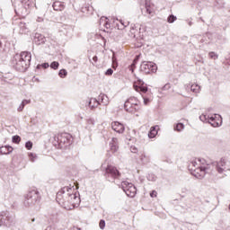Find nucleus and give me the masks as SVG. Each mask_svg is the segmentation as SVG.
<instances>
[{
	"label": "nucleus",
	"instance_id": "23",
	"mask_svg": "<svg viewBox=\"0 0 230 230\" xmlns=\"http://www.w3.org/2000/svg\"><path fill=\"white\" fill-rule=\"evenodd\" d=\"M110 148H111L112 154H116V152H118V148H119L118 138L113 137L111 139V141L110 142Z\"/></svg>",
	"mask_w": 230,
	"mask_h": 230
},
{
	"label": "nucleus",
	"instance_id": "56",
	"mask_svg": "<svg viewBox=\"0 0 230 230\" xmlns=\"http://www.w3.org/2000/svg\"><path fill=\"white\" fill-rule=\"evenodd\" d=\"M7 220H10V217H7Z\"/></svg>",
	"mask_w": 230,
	"mask_h": 230
},
{
	"label": "nucleus",
	"instance_id": "32",
	"mask_svg": "<svg viewBox=\"0 0 230 230\" xmlns=\"http://www.w3.org/2000/svg\"><path fill=\"white\" fill-rule=\"evenodd\" d=\"M91 10H93V7L92 6H89V5H84L81 8V12L83 13H89V12H91Z\"/></svg>",
	"mask_w": 230,
	"mask_h": 230
},
{
	"label": "nucleus",
	"instance_id": "46",
	"mask_svg": "<svg viewBox=\"0 0 230 230\" xmlns=\"http://www.w3.org/2000/svg\"><path fill=\"white\" fill-rule=\"evenodd\" d=\"M100 229H105V220L102 219L99 223Z\"/></svg>",
	"mask_w": 230,
	"mask_h": 230
},
{
	"label": "nucleus",
	"instance_id": "58",
	"mask_svg": "<svg viewBox=\"0 0 230 230\" xmlns=\"http://www.w3.org/2000/svg\"><path fill=\"white\" fill-rule=\"evenodd\" d=\"M229 209H230V205H229Z\"/></svg>",
	"mask_w": 230,
	"mask_h": 230
},
{
	"label": "nucleus",
	"instance_id": "13",
	"mask_svg": "<svg viewBox=\"0 0 230 230\" xmlns=\"http://www.w3.org/2000/svg\"><path fill=\"white\" fill-rule=\"evenodd\" d=\"M137 84L134 85L135 91H137V93H141V94H145L148 93V86L145 84V82H143V80L137 79Z\"/></svg>",
	"mask_w": 230,
	"mask_h": 230
},
{
	"label": "nucleus",
	"instance_id": "43",
	"mask_svg": "<svg viewBox=\"0 0 230 230\" xmlns=\"http://www.w3.org/2000/svg\"><path fill=\"white\" fill-rule=\"evenodd\" d=\"M169 89H172V84L167 83L164 86L162 87L161 91H169Z\"/></svg>",
	"mask_w": 230,
	"mask_h": 230
},
{
	"label": "nucleus",
	"instance_id": "31",
	"mask_svg": "<svg viewBox=\"0 0 230 230\" xmlns=\"http://www.w3.org/2000/svg\"><path fill=\"white\" fill-rule=\"evenodd\" d=\"M210 118L211 117L209 115H208V114H202V115L199 116V119L203 123H209Z\"/></svg>",
	"mask_w": 230,
	"mask_h": 230
},
{
	"label": "nucleus",
	"instance_id": "54",
	"mask_svg": "<svg viewBox=\"0 0 230 230\" xmlns=\"http://www.w3.org/2000/svg\"><path fill=\"white\" fill-rule=\"evenodd\" d=\"M31 222H35V218H32V219H31Z\"/></svg>",
	"mask_w": 230,
	"mask_h": 230
},
{
	"label": "nucleus",
	"instance_id": "33",
	"mask_svg": "<svg viewBox=\"0 0 230 230\" xmlns=\"http://www.w3.org/2000/svg\"><path fill=\"white\" fill-rule=\"evenodd\" d=\"M177 21V16L171 14L168 16L167 18V22H169V24H172L173 22H175Z\"/></svg>",
	"mask_w": 230,
	"mask_h": 230
},
{
	"label": "nucleus",
	"instance_id": "11",
	"mask_svg": "<svg viewBox=\"0 0 230 230\" xmlns=\"http://www.w3.org/2000/svg\"><path fill=\"white\" fill-rule=\"evenodd\" d=\"M142 13L144 15H150L151 17L154 16V4L150 0H146L145 7L142 8Z\"/></svg>",
	"mask_w": 230,
	"mask_h": 230
},
{
	"label": "nucleus",
	"instance_id": "3",
	"mask_svg": "<svg viewBox=\"0 0 230 230\" xmlns=\"http://www.w3.org/2000/svg\"><path fill=\"white\" fill-rule=\"evenodd\" d=\"M71 191H73V188L63 187L57 193L56 200L58 204L62 205L65 209H71V207H69L73 202V193H71Z\"/></svg>",
	"mask_w": 230,
	"mask_h": 230
},
{
	"label": "nucleus",
	"instance_id": "5",
	"mask_svg": "<svg viewBox=\"0 0 230 230\" xmlns=\"http://www.w3.org/2000/svg\"><path fill=\"white\" fill-rule=\"evenodd\" d=\"M100 24L105 26L107 30L111 28H115V30H125V28H127V26H128L129 23L128 22L118 20L117 18H111V22H109L107 17L102 16L100 19Z\"/></svg>",
	"mask_w": 230,
	"mask_h": 230
},
{
	"label": "nucleus",
	"instance_id": "10",
	"mask_svg": "<svg viewBox=\"0 0 230 230\" xmlns=\"http://www.w3.org/2000/svg\"><path fill=\"white\" fill-rule=\"evenodd\" d=\"M140 71L142 73H145V75H150V73H156L157 65H155L154 62L144 61L140 65Z\"/></svg>",
	"mask_w": 230,
	"mask_h": 230
},
{
	"label": "nucleus",
	"instance_id": "29",
	"mask_svg": "<svg viewBox=\"0 0 230 230\" xmlns=\"http://www.w3.org/2000/svg\"><path fill=\"white\" fill-rule=\"evenodd\" d=\"M190 89L195 94H199V93H200V85H199L198 84H190Z\"/></svg>",
	"mask_w": 230,
	"mask_h": 230
},
{
	"label": "nucleus",
	"instance_id": "12",
	"mask_svg": "<svg viewBox=\"0 0 230 230\" xmlns=\"http://www.w3.org/2000/svg\"><path fill=\"white\" fill-rule=\"evenodd\" d=\"M59 33L61 37H66L67 39H71L73 37V27L69 25H63L59 29Z\"/></svg>",
	"mask_w": 230,
	"mask_h": 230
},
{
	"label": "nucleus",
	"instance_id": "47",
	"mask_svg": "<svg viewBox=\"0 0 230 230\" xmlns=\"http://www.w3.org/2000/svg\"><path fill=\"white\" fill-rule=\"evenodd\" d=\"M150 197H152V198L157 197V191L153 190V191L150 193Z\"/></svg>",
	"mask_w": 230,
	"mask_h": 230
},
{
	"label": "nucleus",
	"instance_id": "49",
	"mask_svg": "<svg viewBox=\"0 0 230 230\" xmlns=\"http://www.w3.org/2000/svg\"><path fill=\"white\" fill-rule=\"evenodd\" d=\"M88 125H94V119H90L87 120Z\"/></svg>",
	"mask_w": 230,
	"mask_h": 230
},
{
	"label": "nucleus",
	"instance_id": "27",
	"mask_svg": "<svg viewBox=\"0 0 230 230\" xmlns=\"http://www.w3.org/2000/svg\"><path fill=\"white\" fill-rule=\"evenodd\" d=\"M129 105H135V106H140V102L139 100H137V98L136 97H129L126 102L125 104H128Z\"/></svg>",
	"mask_w": 230,
	"mask_h": 230
},
{
	"label": "nucleus",
	"instance_id": "20",
	"mask_svg": "<svg viewBox=\"0 0 230 230\" xmlns=\"http://www.w3.org/2000/svg\"><path fill=\"white\" fill-rule=\"evenodd\" d=\"M100 105V101L96 98H91L88 102V107L91 111H94Z\"/></svg>",
	"mask_w": 230,
	"mask_h": 230
},
{
	"label": "nucleus",
	"instance_id": "42",
	"mask_svg": "<svg viewBox=\"0 0 230 230\" xmlns=\"http://www.w3.org/2000/svg\"><path fill=\"white\" fill-rule=\"evenodd\" d=\"M116 67H118V60L116 59V58L113 56L112 57V68L116 69Z\"/></svg>",
	"mask_w": 230,
	"mask_h": 230
},
{
	"label": "nucleus",
	"instance_id": "53",
	"mask_svg": "<svg viewBox=\"0 0 230 230\" xmlns=\"http://www.w3.org/2000/svg\"><path fill=\"white\" fill-rule=\"evenodd\" d=\"M37 21H38V22H42V21H44V19L39 17V18L37 19Z\"/></svg>",
	"mask_w": 230,
	"mask_h": 230
},
{
	"label": "nucleus",
	"instance_id": "18",
	"mask_svg": "<svg viewBox=\"0 0 230 230\" xmlns=\"http://www.w3.org/2000/svg\"><path fill=\"white\" fill-rule=\"evenodd\" d=\"M52 8L55 12H62L66 8V4L63 2L56 1L53 3Z\"/></svg>",
	"mask_w": 230,
	"mask_h": 230
},
{
	"label": "nucleus",
	"instance_id": "4",
	"mask_svg": "<svg viewBox=\"0 0 230 230\" xmlns=\"http://www.w3.org/2000/svg\"><path fill=\"white\" fill-rule=\"evenodd\" d=\"M73 144V136L69 133H61L54 137L53 145L57 148L66 149Z\"/></svg>",
	"mask_w": 230,
	"mask_h": 230
},
{
	"label": "nucleus",
	"instance_id": "6",
	"mask_svg": "<svg viewBox=\"0 0 230 230\" xmlns=\"http://www.w3.org/2000/svg\"><path fill=\"white\" fill-rule=\"evenodd\" d=\"M40 199L41 197L39 190L32 189L26 194L23 204L25 208H33V206H37V204L40 202Z\"/></svg>",
	"mask_w": 230,
	"mask_h": 230
},
{
	"label": "nucleus",
	"instance_id": "28",
	"mask_svg": "<svg viewBox=\"0 0 230 230\" xmlns=\"http://www.w3.org/2000/svg\"><path fill=\"white\" fill-rule=\"evenodd\" d=\"M18 26L20 28V33H22V35L24 33H28L29 29H28V26L26 25V22H20Z\"/></svg>",
	"mask_w": 230,
	"mask_h": 230
},
{
	"label": "nucleus",
	"instance_id": "50",
	"mask_svg": "<svg viewBox=\"0 0 230 230\" xmlns=\"http://www.w3.org/2000/svg\"><path fill=\"white\" fill-rule=\"evenodd\" d=\"M148 102H150V99H147V98L144 97V104L148 105Z\"/></svg>",
	"mask_w": 230,
	"mask_h": 230
},
{
	"label": "nucleus",
	"instance_id": "16",
	"mask_svg": "<svg viewBox=\"0 0 230 230\" xmlns=\"http://www.w3.org/2000/svg\"><path fill=\"white\" fill-rule=\"evenodd\" d=\"M124 109L126 112H130L131 114H135V112H139L141 111V106H136L134 104H125L124 103Z\"/></svg>",
	"mask_w": 230,
	"mask_h": 230
},
{
	"label": "nucleus",
	"instance_id": "55",
	"mask_svg": "<svg viewBox=\"0 0 230 230\" xmlns=\"http://www.w3.org/2000/svg\"><path fill=\"white\" fill-rule=\"evenodd\" d=\"M189 25L191 26V22H189Z\"/></svg>",
	"mask_w": 230,
	"mask_h": 230
},
{
	"label": "nucleus",
	"instance_id": "48",
	"mask_svg": "<svg viewBox=\"0 0 230 230\" xmlns=\"http://www.w3.org/2000/svg\"><path fill=\"white\" fill-rule=\"evenodd\" d=\"M131 152H132V154H137V147H136V146L131 147Z\"/></svg>",
	"mask_w": 230,
	"mask_h": 230
},
{
	"label": "nucleus",
	"instance_id": "35",
	"mask_svg": "<svg viewBox=\"0 0 230 230\" xmlns=\"http://www.w3.org/2000/svg\"><path fill=\"white\" fill-rule=\"evenodd\" d=\"M58 76L60 78H66L67 76V70H66V69L59 70Z\"/></svg>",
	"mask_w": 230,
	"mask_h": 230
},
{
	"label": "nucleus",
	"instance_id": "7",
	"mask_svg": "<svg viewBox=\"0 0 230 230\" xmlns=\"http://www.w3.org/2000/svg\"><path fill=\"white\" fill-rule=\"evenodd\" d=\"M104 177L109 181V182H114L115 179H119V177H121V172H119L116 167L107 165L105 168Z\"/></svg>",
	"mask_w": 230,
	"mask_h": 230
},
{
	"label": "nucleus",
	"instance_id": "15",
	"mask_svg": "<svg viewBox=\"0 0 230 230\" xmlns=\"http://www.w3.org/2000/svg\"><path fill=\"white\" fill-rule=\"evenodd\" d=\"M208 123L211 125V127L217 128L221 127L222 125V116L218 114H214V116H211Z\"/></svg>",
	"mask_w": 230,
	"mask_h": 230
},
{
	"label": "nucleus",
	"instance_id": "17",
	"mask_svg": "<svg viewBox=\"0 0 230 230\" xmlns=\"http://www.w3.org/2000/svg\"><path fill=\"white\" fill-rule=\"evenodd\" d=\"M111 128L118 134H123V132H125V126L118 121H114L111 123Z\"/></svg>",
	"mask_w": 230,
	"mask_h": 230
},
{
	"label": "nucleus",
	"instance_id": "39",
	"mask_svg": "<svg viewBox=\"0 0 230 230\" xmlns=\"http://www.w3.org/2000/svg\"><path fill=\"white\" fill-rule=\"evenodd\" d=\"M60 66V64L58 61H54L50 64V67L51 69H58V66Z\"/></svg>",
	"mask_w": 230,
	"mask_h": 230
},
{
	"label": "nucleus",
	"instance_id": "1",
	"mask_svg": "<svg viewBox=\"0 0 230 230\" xmlns=\"http://www.w3.org/2000/svg\"><path fill=\"white\" fill-rule=\"evenodd\" d=\"M226 158H221L219 162L208 164L204 159L193 160L189 164V171L196 179H204L206 173H211L216 171L217 173L226 172Z\"/></svg>",
	"mask_w": 230,
	"mask_h": 230
},
{
	"label": "nucleus",
	"instance_id": "38",
	"mask_svg": "<svg viewBox=\"0 0 230 230\" xmlns=\"http://www.w3.org/2000/svg\"><path fill=\"white\" fill-rule=\"evenodd\" d=\"M147 181H151L152 182H155V181H157V176H155V174H148L147 175Z\"/></svg>",
	"mask_w": 230,
	"mask_h": 230
},
{
	"label": "nucleus",
	"instance_id": "9",
	"mask_svg": "<svg viewBox=\"0 0 230 230\" xmlns=\"http://www.w3.org/2000/svg\"><path fill=\"white\" fill-rule=\"evenodd\" d=\"M121 189L126 193L128 197H136V193H137V189L132 182H128L127 181H124L121 182Z\"/></svg>",
	"mask_w": 230,
	"mask_h": 230
},
{
	"label": "nucleus",
	"instance_id": "57",
	"mask_svg": "<svg viewBox=\"0 0 230 230\" xmlns=\"http://www.w3.org/2000/svg\"><path fill=\"white\" fill-rule=\"evenodd\" d=\"M77 230H80V228L77 227Z\"/></svg>",
	"mask_w": 230,
	"mask_h": 230
},
{
	"label": "nucleus",
	"instance_id": "26",
	"mask_svg": "<svg viewBox=\"0 0 230 230\" xmlns=\"http://www.w3.org/2000/svg\"><path fill=\"white\" fill-rule=\"evenodd\" d=\"M30 103H31V100H26V99L22 100L21 104L17 108V111L22 112L24 111V108L26 107V105H30Z\"/></svg>",
	"mask_w": 230,
	"mask_h": 230
},
{
	"label": "nucleus",
	"instance_id": "52",
	"mask_svg": "<svg viewBox=\"0 0 230 230\" xmlns=\"http://www.w3.org/2000/svg\"><path fill=\"white\" fill-rule=\"evenodd\" d=\"M66 197H67V192L66 193L65 192V194H63V199H65V200H67L68 198Z\"/></svg>",
	"mask_w": 230,
	"mask_h": 230
},
{
	"label": "nucleus",
	"instance_id": "30",
	"mask_svg": "<svg viewBox=\"0 0 230 230\" xmlns=\"http://www.w3.org/2000/svg\"><path fill=\"white\" fill-rule=\"evenodd\" d=\"M139 60V56H137L136 58L133 60V63L129 66V71L134 73V69H136V64H137Z\"/></svg>",
	"mask_w": 230,
	"mask_h": 230
},
{
	"label": "nucleus",
	"instance_id": "25",
	"mask_svg": "<svg viewBox=\"0 0 230 230\" xmlns=\"http://www.w3.org/2000/svg\"><path fill=\"white\" fill-rule=\"evenodd\" d=\"M73 201H72V208L80 205V193H72Z\"/></svg>",
	"mask_w": 230,
	"mask_h": 230
},
{
	"label": "nucleus",
	"instance_id": "34",
	"mask_svg": "<svg viewBox=\"0 0 230 230\" xmlns=\"http://www.w3.org/2000/svg\"><path fill=\"white\" fill-rule=\"evenodd\" d=\"M174 130L177 132H181V130H184V124L183 123H178L174 126Z\"/></svg>",
	"mask_w": 230,
	"mask_h": 230
},
{
	"label": "nucleus",
	"instance_id": "41",
	"mask_svg": "<svg viewBox=\"0 0 230 230\" xmlns=\"http://www.w3.org/2000/svg\"><path fill=\"white\" fill-rule=\"evenodd\" d=\"M29 158H30V161H31V163H35V161L37 160V155H34L33 153H30Z\"/></svg>",
	"mask_w": 230,
	"mask_h": 230
},
{
	"label": "nucleus",
	"instance_id": "36",
	"mask_svg": "<svg viewBox=\"0 0 230 230\" xmlns=\"http://www.w3.org/2000/svg\"><path fill=\"white\" fill-rule=\"evenodd\" d=\"M12 141L16 145H19V143H21V137H19V135L13 136Z\"/></svg>",
	"mask_w": 230,
	"mask_h": 230
},
{
	"label": "nucleus",
	"instance_id": "45",
	"mask_svg": "<svg viewBox=\"0 0 230 230\" xmlns=\"http://www.w3.org/2000/svg\"><path fill=\"white\" fill-rule=\"evenodd\" d=\"M209 58H213L214 60H217V58H218V55H217V53L215 52H209Z\"/></svg>",
	"mask_w": 230,
	"mask_h": 230
},
{
	"label": "nucleus",
	"instance_id": "8",
	"mask_svg": "<svg viewBox=\"0 0 230 230\" xmlns=\"http://www.w3.org/2000/svg\"><path fill=\"white\" fill-rule=\"evenodd\" d=\"M21 3L23 7L21 9H14L17 15H28V13H30V10L35 6V0H22Z\"/></svg>",
	"mask_w": 230,
	"mask_h": 230
},
{
	"label": "nucleus",
	"instance_id": "51",
	"mask_svg": "<svg viewBox=\"0 0 230 230\" xmlns=\"http://www.w3.org/2000/svg\"><path fill=\"white\" fill-rule=\"evenodd\" d=\"M93 62H98V57H97V56H94V57L93 58Z\"/></svg>",
	"mask_w": 230,
	"mask_h": 230
},
{
	"label": "nucleus",
	"instance_id": "22",
	"mask_svg": "<svg viewBox=\"0 0 230 230\" xmlns=\"http://www.w3.org/2000/svg\"><path fill=\"white\" fill-rule=\"evenodd\" d=\"M34 42L40 46V44H44L46 42V38L42 34L36 33L34 36Z\"/></svg>",
	"mask_w": 230,
	"mask_h": 230
},
{
	"label": "nucleus",
	"instance_id": "2",
	"mask_svg": "<svg viewBox=\"0 0 230 230\" xmlns=\"http://www.w3.org/2000/svg\"><path fill=\"white\" fill-rule=\"evenodd\" d=\"M31 64V53L23 51L21 54H16L13 59V66L16 71H26Z\"/></svg>",
	"mask_w": 230,
	"mask_h": 230
},
{
	"label": "nucleus",
	"instance_id": "19",
	"mask_svg": "<svg viewBox=\"0 0 230 230\" xmlns=\"http://www.w3.org/2000/svg\"><path fill=\"white\" fill-rule=\"evenodd\" d=\"M13 152V147L11 146H4L0 147V155H8Z\"/></svg>",
	"mask_w": 230,
	"mask_h": 230
},
{
	"label": "nucleus",
	"instance_id": "21",
	"mask_svg": "<svg viewBox=\"0 0 230 230\" xmlns=\"http://www.w3.org/2000/svg\"><path fill=\"white\" fill-rule=\"evenodd\" d=\"M99 101V103H102V105H104L105 107H107V105H109V97L107 96V94L105 93H101L99 96H98V99Z\"/></svg>",
	"mask_w": 230,
	"mask_h": 230
},
{
	"label": "nucleus",
	"instance_id": "14",
	"mask_svg": "<svg viewBox=\"0 0 230 230\" xmlns=\"http://www.w3.org/2000/svg\"><path fill=\"white\" fill-rule=\"evenodd\" d=\"M135 159H137V163L140 164H148V163H150V156L146 155L143 151L135 155Z\"/></svg>",
	"mask_w": 230,
	"mask_h": 230
},
{
	"label": "nucleus",
	"instance_id": "24",
	"mask_svg": "<svg viewBox=\"0 0 230 230\" xmlns=\"http://www.w3.org/2000/svg\"><path fill=\"white\" fill-rule=\"evenodd\" d=\"M157 130H159V126H153V127H151V128H150V130L148 132V137L150 139H154V137H155L157 136V133H158Z\"/></svg>",
	"mask_w": 230,
	"mask_h": 230
},
{
	"label": "nucleus",
	"instance_id": "37",
	"mask_svg": "<svg viewBox=\"0 0 230 230\" xmlns=\"http://www.w3.org/2000/svg\"><path fill=\"white\" fill-rule=\"evenodd\" d=\"M41 67H42L43 69H48V67H49V63L39 64V65L36 66V69H40Z\"/></svg>",
	"mask_w": 230,
	"mask_h": 230
},
{
	"label": "nucleus",
	"instance_id": "40",
	"mask_svg": "<svg viewBox=\"0 0 230 230\" xmlns=\"http://www.w3.org/2000/svg\"><path fill=\"white\" fill-rule=\"evenodd\" d=\"M25 148L27 150H31V148H33V142L32 141H27L25 143Z\"/></svg>",
	"mask_w": 230,
	"mask_h": 230
},
{
	"label": "nucleus",
	"instance_id": "44",
	"mask_svg": "<svg viewBox=\"0 0 230 230\" xmlns=\"http://www.w3.org/2000/svg\"><path fill=\"white\" fill-rule=\"evenodd\" d=\"M114 73V70L112 68H108L105 72L106 76H112V74Z\"/></svg>",
	"mask_w": 230,
	"mask_h": 230
}]
</instances>
